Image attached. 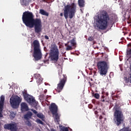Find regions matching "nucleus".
Returning <instances> with one entry per match:
<instances>
[{
    "instance_id": "obj_1",
    "label": "nucleus",
    "mask_w": 131,
    "mask_h": 131,
    "mask_svg": "<svg viewBox=\"0 0 131 131\" xmlns=\"http://www.w3.org/2000/svg\"><path fill=\"white\" fill-rule=\"evenodd\" d=\"M22 20L25 25L29 28H33L35 33H40L42 31V25L40 18L34 19L33 13L29 11H25L23 14Z\"/></svg>"
},
{
    "instance_id": "obj_2",
    "label": "nucleus",
    "mask_w": 131,
    "mask_h": 131,
    "mask_svg": "<svg viewBox=\"0 0 131 131\" xmlns=\"http://www.w3.org/2000/svg\"><path fill=\"white\" fill-rule=\"evenodd\" d=\"M113 18H110L109 14L105 10H102L97 15L96 26L101 30H105L108 27V23H112Z\"/></svg>"
},
{
    "instance_id": "obj_3",
    "label": "nucleus",
    "mask_w": 131,
    "mask_h": 131,
    "mask_svg": "<svg viewBox=\"0 0 131 131\" xmlns=\"http://www.w3.org/2000/svg\"><path fill=\"white\" fill-rule=\"evenodd\" d=\"M63 12V15L65 19H68V16L70 19H72L75 15V13H76V4L73 3L71 5L65 6ZM69 12L70 13L68 15Z\"/></svg>"
},
{
    "instance_id": "obj_4",
    "label": "nucleus",
    "mask_w": 131,
    "mask_h": 131,
    "mask_svg": "<svg viewBox=\"0 0 131 131\" xmlns=\"http://www.w3.org/2000/svg\"><path fill=\"white\" fill-rule=\"evenodd\" d=\"M59 54L58 46L56 44L52 45L49 53V58L51 61H53L54 63L58 62L59 60Z\"/></svg>"
},
{
    "instance_id": "obj_5",
    "label": "nucleus",
    "mask_w": 131,
    "mask_h": 131,
    "mask_svg": "<svg viewBox=\"0 0 131 131\" xmlns=\"http://www.w3.org/2000/svg\"><path fill=\"white\" fill-rule=\"evenodd\" d=\"M33 44L34 47V53L33 57H34L35 61H38V60H40L41 59V57H42L39 41L37 40H35L33 41Z\"/></svg>"
},
{
    "instance_id": "obj_6",
    "label": "nucleus",
    "mask_w": 131,
    "mask_h": 131,
    "mask_svg": "<svg viewBox=\"0 0 131 131\" xmlns=\"http://www.w3.org/2000/svg\"><path fill=\"white\" fill-rule=\"evenodd\" d=\"M97 68L99 72V74L101 76H106L108 70L109 69V66L106 61H99L97 63Z\"/></svg>"
},
{
    "instance_id": "obj_7",
    "label": "nucleus",
    "mask_w": 131,
    "mask_h": 131,
    "mask_svg": "<svg viewBox=\"0 0 131 131\" xmlns=\"http://www.w3.org/2000/svg\"><path fill=\"white\" fill-rule=\"evenodd\" d=\"M114 110H115V119L114 120L115 123H116L117 126H119L123 122V114H122L121 111L117 110L116 106L114 107Z\"/></svg>"
},
{
    "instance_id": "obj_8",
    "label": "nucleus",
    "mask_w": 131,
    "mask_h": 131,
    "mask_svg": "<svg viewBox=\"0 0 131 131\" xmlns=\"http://www.w3.org/2000/svg\"><path fill=\"white\" fill-rule=\"evenodd\" d=\"M24 100L33 106H37V101H35V99L33 96L28 94L27 90H25L22 92Z\"/></svg>"
},
{
    "instance_id": "obj_9",
    "label": "nucleus",
    "mask_w": 131,
    "mask_h": 131,
    "mask_svg": "<svg viewBox=\"0 0 131 131\" xmlns=\"http://www.w3.org/2000/svg\"><path fill=\"white\" fill-rule=\"evenodd\" d=\"M58 74L60 80L57 85V90H58L59 92H61L63 90L66 81H67V76L66 75H62V70L58 71Z\"/></svg>"
},
{
    "instance_id": "obj_10",
    "label": "nucleus",
    "mask_w": 131,
    "mask_h": 131,
    "mask_svg": "<svg viewBox=\"0 0 131 131\" xmlns=\"http://www.w3.org/2000/svg\"><path fill=\"white\" fill-rule=\"evenodd\" d=\"M21 102H22V99L17 95H16L14 97H11L10 99L11 106L14 109L18 108Z\"/></svg>"
},
{
    "instance_id": "obj_11",
    "label": "nucleus",
    "mask_w": 131,
    "mask_h": 131,
    "mask_svg": "<svg viewBox=\"0 0 131 131\" xmlns=\"http://www.w3.org/2000/svg\"><path fill=\"white\" fill-rule=\"evenodd\" d=\"M50 111H51L52 114L55 116V120L59 123L60 122V115L58 114V106L55 103L51 104L50 108Z\"/></svg>"
},
{
    "instance_id": "obj_12",
    "label": "nucleus",
    "mask_w": 131,
    "mask_h": 131,
    "mask_svg": "<svg viewBox=\"0 0 131 131\" xmlns=\"http://www.w3.org/2000/svg\"><path fill=\"white\" fill-rule=\"evenodd\" d=\"M65 47H67L66 48V51H72L73 50V48L72 47H74V46H76V42L75 41V38H73L72 40H70L68 43L64 44Z\"/></svg>"
},
{
    "instance_id": "obj_13",
    "label": "nucleus",
    "mask_w": 131,
    "mask_h": 131,
    "mask_svg": "<svg viewBox=\"0 0 131 131\" xmlns=\"http://www.w3.org/2000/svg\"><path fill=\"white\" fill-rule=\"evenodd\" d=\"M4 128L11 131H17L18 127L17 125L14 123L6 124L4 125Z\"/></svg>"
},
{
    "instance_id": "obj_14",
    "label": "nucleus",
    "mask_w": 131,
    "mask_h": 131,
    "mask_svg": "<svg viewBox=\"0 0 131 131\" xmlns=\"http://www.w3.org/2000/svg\"><path fill=\"white\" fill-rule=\"evenodd\" d=\"M5 105V96L2 95L0 97V117H3V110Z\"/></svg>"
},
{
    "instance_id": "obj_15",
    "label": "nucleus",
    "mask_w": 131,
    "mask_h": 131,
    "mask_svg": "<svg viewBox=\"0 0 131 131\" xmlns=\"http://www.w3.org/2000/svg\"><path fill=\"white\" fill-rule=\"evenodd\" d=\"M21 110L23 112H26V111H28L29 109L28 108V105L27 103L25 102H22L20 105Z\"/></svg>"
},
{
    "instance_id": "obj_16",
    "label": "nucleus",
    "mask_w": 131,
    "mask_h": 131,
    "mask_svg": "<svg viewBox=\"0 0 131 131\" xmlns=\"http://www.w3.org/2000/svg\"><path fill=\"white\" fill-rule=\"evenodd\" d=\"M31 116H32V113L31 112H28L24 115V118L26 120H29V119L31 118Z\"/></svg>"
},
{
    "instance_id": "obj_17",
    "label": "nucleus",
    "mask_w": 131,
    "mask_h": 131,
    "mask_svg": "<svg viewBox=\"0 0 131 131\" xmlns=\"http://www.w3.org/2000/svg\"><path fill=\"white\" fill-rule=\"evenodd\" d=\"M20 3L21 6L26 7L29 5V0H20Z\"/></svg>"
},
{
    "instance_id": "obj_18",
    "label": "nucleus",
    "mask_w": 131,
    "mask_h": 131,
    "mask_svg": "<svg viewBox=\"0 0 131 131\" xmlns=\"http://www.w3.org/2000/svg\"><path fill=\"white\" fill-rule=\"evenodd\" d=\"M39 13V14H41V15H43V16H47V17H49V13L45 11V10L43 9H40Z\"/></svg>"
},
{
    "instance_id": "obj_19",
    "label": "nucleus",
    "mask_w": 131,
    "mask_h": 131,
    "mask_svg": "<svg viewBox=\"0 0 131 131\" xmlns=\"http://www.w3.org/2000/svg\"><path fill=\"white\" fill-rule=\"evenodd\" d=\"M78 4L80 8L84 7V0H78Z\"/></svg>"
},
{
    "instance_id": "obj_20",
    "label": "nucleus",
    "mask_w": 131,
    "mask_h": 131,
    "mask_svg": "<svg viewBox=\"0 0 131 131\" xmlns=\"http://www.w3.org/2000/svg\"><path fill=\"white\" fill-rule=\"evenodd\" d=\"M124 80L125 81V83H131V78L130 76L127 78V77H124Z\"/></svg>"
},
{
    "instance_id": "obj_21",
    "label": "nucleus",
    "mask_w": 131,
    "mask_h": 131,
    "mask_svg": "<svg viewBox=\"0 0 131 131\" xmlns=\"http://www.w3.org/2000/svg\"><path fill=\"white\" fill-rule=\"evenodd\" d=\"M119 131H131V129L129 128V127H125L120 129Z\"/></svg>"
},
{
    "instance_id": "obj_22",
    "label": "nucleus",
    "mask_w": 131,
    "mask_h": 131,
    "mask_svg": "<svg viewBox=\"0 0 131 131\" xmlns=\"http://www.w3.org/2000/svg\"><path fill=\"white\" fill-rule=\"evenodd\" d=\"M43 79L42 78H40L39 79H37V83H38V85H39L41 82H42Z\"/></svg>"
},
{
    "instance_id": "obj_23",
    "label": "nucleus",
    "mask_w": 131,
    "mask_h": 131,
    "mask_svg": "<svg viewBox=\"0 0 131 131\" xmlns=\"http://www.w3.org/2000/svg\"><path fill=\"white\" fill-rule=\"evenodd\" d=\"M41 77V76L39 74H34V78L36 79H38Z\"/></svg>"
},
{
    "instance_id": "obj_24",
    "label": "nucleus",
    "mask_w": 131,
    "mask_h": 131,
    "mask_svg": "<svg viewBox=\"0 0 131 131\" xmlns=\"http://www.w3.org/2000/svg\"><path fill=\"white\" fill-rule=\"evenodd\" d=\"M127 57L128 58H130L131 57V49H129V50H127Z\"/></svg>"
},
{
    "instance_id": "obj_25",
    "label": "nucleus",
    "mask_w": 131,
    "mask_h": 131,
    "mask_svg": "<svg viewBox=\"0 0 131 131\" xmlns=\"http://www.w3.org/2000/svg\"><path fill=\"white\" fill-rule=\"evenodd\" d=\"M36 116L37 117H38V118H40L41 119L43 118V115H42L41 113L37 114Z\"/></svg>"
},
{
    "instance_id": "obj_26",
    "label": "nucleus",
    "mask_w": 131,
    "mask_h": 131,
    "mask_svg": "<svg viewBox=\"0 0 131 131\" xmlns=\"http://www.w3.org/2000/svg\"><path fill=\"white\" fill-rule=\"evenodd\" d=\"M36 122H37L38 123H40V124H43V122H42V121L40 120V119H37L36 120Z\"/></svg>"
},
{
    "instance_id": "obj_27",
    "label": "nucleus",
    "mask_w": 131,
    "mask_h": 131,
    "mask_svg": "<svg viewBox=\"0 0 131 131\" xmlns=\"http://www.w3.org/2000/svg\"><path fill=\"white\" fill-rule=\"evenodd\" d=\"M27 121L26 122V124L28 125V126H31V123L29 120H27Z\"/></svg>"
},
{
    "instance_id": "obj_28",
    "label": "nucleus",
    "mask_w": 131,
    "mask_h": 131,
    "mask_svg": "<svg viewBox=\"0 0 131 131\" xmlns=\"http://www.w3.org/2000/svg\"><path fill=\"white\" fill-rule=\"evenodd\" d=\"M94 97L96 98V99H99V98H100V95L98 93H95L94 94Z\"/></svg>"
},
{
    "instance_id": "obj_29",
    "label": "nucleus",
    "mask_w": 131,
    "mask_h": 131,
    "mask_svg": "<svg viewBox=\"0 0 131 131\" xmlns=\"http://www.w3.org/2000/svg\"><path fill=\"white\" fill-rule=\"evenodd\" d=\"M10 116L11 117H12V118H14V117L16 116V114H15L14 113V112H11L10 113Z\"/></svg>"
},
{
    "instance_id": "obj_30",
    "label": "nucleus",
    "mask_w": 131,
    "mask_h": 131,
    "mask_svg": "<svg viewBox=\"0 0 131 131\" xmlns=\"http://www.w3.org/2000/svg\"><path fill=\"white\" fill-rule=\"evenodd\" d=\"M101 102H105V96L104 95H102L101 99Z\"/></svg>"
},
{
    "instance_id": "obj_31",
    "label": "nucleus",
    "mask_w": 131,
    "mask_h": 131,
    "mask_svg": "<svg viewBox=\"0 0 131 131\" xmlns=\"http://www.w3.org/2000/svg\"><path fill=\"white\" fill-rule=\"evenodd\" d=\"M60 131H69V130H68V128H65L64 127H62V128H61Z\"/></svg>"
},
{
    "instance_id": "obj_32",
    "label": "nucleus",
    "mask_w": 131,
    "mask_h": 131,
    "mask_svg": "<svg viewBox=\"0 0 131 131\" xmlns=\"http://www.w3.org/2000/svg\"><path fill=\"white\" fill-rule=\"evenodd\" d=\"M88 40L89 41H93V40H94V38L92 36H90L88 37Z\"/></svg>"
},
{
    "instance_id": "obj_33",
    "label": "nucleus",
    "mask_w": 131,
    "mask_h": 131,
    "mask_svg": "<svg viewBox=\"0 0 131 131\" xmlns=\"http://www.w3.org/2000/svg\"><path fill=\"white\" fill-rule=\"evenodd\" d=\"M89 83L90 86H95V83H94V82H91V81H89Z\"/></svg>"
},
{
    "instance_id": "obj_34",
    "label": "nucleus",
    "mask_w": 131,
    "mask_h": 131,
    "mask_svg": "<svg viewBox=\"0 0 131 131\" xmlns=\"http://www.w3.org/2000/svg\"><path fill=\"white\" fill-rule=\"evenodd\" d=\"M31 111H32L33 113H34V114H37V111H36L35 110L32 109Z\"/></svg>"
},
{
    "instance_id": "obj_35",
    "label": "nucleus",
    "mask_w": 131,
    "mask_h": 131,
    "mask_svg": "<svg viewBox=\"0 0 131 131\" xmlns=\"http://www.w3.org/2000/svg\"><path fill=\"white\" fill-rule=\"evenodd\" d=\"M127 18L128 20H129V18H130V12H128V14L127 15Z\"/></svg>"
},
{
    "instance_id": "obj_36",
    "label": "nucleus",
    "mask_w": 131,
    "mask_h": 131,
    "mask_svg": "<svg viewBox=\"0 0 131 131\" xmlns=\"http://www.w3.org/2000/svg\"><path fill=\"white\" fill-rule=\"evenodd\" d=\"M40 3H47V4H49L48 0H41L40 1Z\"/></svg>"
},
{
    "instance_id": "obj_37",
    "label": "nucleus",
    "mask_w": 131,
    "mask_h": 131,
    "mask_svg": "<svg viewBox=\"0 0 131 131\" xmlns=\"http://www.w3.org/2000/svg\"><path fill=\"white\" fill-rule=\"evenodd\" d=\"M102 95H105V96H108V95H109V94H108V93H107V92L105 93V92H102Z\"/></svg>"
},
{
    "instance_id": "obj_38",
    "label": "nucleus",
    "mask_w": 131,
    "mask_h": 131,
    "mask_svg": "<svg viewBox=\"0 0 131 131\" xmlns=\"http://www.w3.org/2000/svg\"><path fill=\"white\" fill-rule=\"evenodd\" d=\"M88 107H89V108L90 109H92V108H93V105H92V104H89V105H88Z\"/></svg>"
},
{
    "instance_id": "obj_39",
    "label": "nucleus",
    "mask_w": 131,
    "mask_h": 131,
    "mask_svg": "<svg viewBox=\"0 0 131 131\" xmlns=\"http://www.w3.org/2000/svg\"><path fill=\"white\" fill-rule=\"evenodd\" d=\"M45 39H49V36H48V35H45Z\"/></svg>"
},
{
    "instance_id": "obj_40",
    "label": "nucleus",
    "mask_w": 131,
    "mask_h": 131,
    "mask_svg": "<svg viewBox=\"0 0 131 131\" xmlns=\"http://www.w3.org/2000/svg\"><path fill=\"white\" fill-rule=\"evenodd\" d=\"M48 53H46V54L45 55V59H46V58H47V57H48Z\"/></svg>"
},
{
    "instance_id": "obj_41",
    "label": "nucleus",
    "mask_w": 131,
    "mask_h": 131,
    "mask_svg": "<svg viewBox=\"0 0 131 131\" xmlns=\"http://www.w3.org/2000/svg\"><path fill=\"white\" fill-rule=\"evenodd\" d=\"M99 119H100V120H101V119H103V116H99Z\"/></svg>"
},
{
    "instance_id": "obj_42",
    "label": "nucleus",
    "mask_w": 131,
    "mask_h": 131,
    "mask_svg": "<svg viewBox=\"0 0 131 131\" xmlns=\"http://www.w3.org/2000/svg\"><path fill=\"white\" fill-rule=\"evenodd\" d=\"M44 63H47V62H49V60H43Z\"/></svg>"
},
{
    "instance_id": "obj_43",
    "label": "nucleus",
    "mask_w": 131,
    "mask_h": 131,
    "mask_svg": "<svg viewBox=\"0 0 131 131\" xmlns=\"http://www.w3.org/2000/svg\"><path fill=\"white\" fill-rule=\"evenodd\" d=\"M60 16L61 17H62V16H63V13H61L60 14Z\"/></svg>"
},
{
    "instance_id": "obj_44",
    "label": "nucleus",
    "mask_w": 131,
    "mask_h": 131,
    "mask_svg": "<svg viewBox=\"0 0 131 131\" xmlns=\"http://www.w3.org/2000/svg\"><path fill=\"white\" fill-rule=\"evenodd\" d=\"M127 39H128V40H129V39H130L129 38L127 37Z\"/></svg>"
},
{
    "instance_id": "obj_45",
    "label": "nucleus",
    "mask_w": 131,
    "mask_h": 131,
    "mask_svg": "<svg viewBox=\"0 0 131 131\" xmlns=\"http://www.w3.org/2000/svg\"><path fill=\"white\" fill-rule=\"evenodd\" d=\"M131 35V32H130V33L129 34V36H130Z\"/></svg>"
},
{
    "instance_id": "obj_46",
    "label": "nucleus",
    "mask_w": 131,
    "mask_h": 131,
    "mask_svg": "<svg viewBox=\"0 0 131 131\" xmlns=\"http://www.w3.org/2000/svg\"><path fill=\"white\" fill-rule=\"evenodd\" d=\"M90 80H91V81H93V78H91Z\"/></svg>"
},
{
    "instance_id": "obj_47",
    "label": "nucleus",
    "mask_w": 131,
    "mask_h": 131,
    "mask_svg": "<svg viewBox=\"0 0 131 131\" xmlns=\"http://www.w3.org/2000/svg\"><path fill=\"white\" fill-rule=\"evenodd\" d=\"M51 131H55V129H52Z\"/></svg>"
},
{
    "instance_id": "obj_48",
    "label": "nucleus",
    "mask_w": 131,
    "mask_h": 131,
    "mask_svg": "<svg viewBox=\"0 0 131 131\" xmlns=\"http://www.w3.org/2000/svg\"><path fill=\"white\" fill-rule=\"evenodd\" d=\"M48 98H49V97H46V100H48Z\"/></svg>"
},
{
    "instance_id": "obj_49",
    "label": "nucleus",
    "mask_w": 131,
    "mask_h": 131,
    "mask_svg": "<svg viewBox=\"0 0 131 131\" xmlns=\"http://www.w3.org/2000/svg\"><path fill=\"white\" fill-rule=\"evenodd\" d=\"M47 2H49V0H47Z\"/></svg>"
},
{
    "instance_id": "obj_50",
    "label": "nucleus",
    "mask_w": 131,
    "mask_h": 131,
    "mask_svg": "<svg viewBox=\"0 0 131 131\" xmlns=\"http://www.w3.org/2000/svg\"><path fill=\"white\" fill-rule=\"evenodd\" d=\"M39 131H40V130H39Z\"/></svg>"
},
{
    "instance_id": "obj_51",
    "label": "nucleus",
    "mask_w": 131,
    "mask_h": 131,
    "mask_svg": "<svg viewBox=\"0 0 131 131\" xmlns=\"http://www.w3.org/2000/svg\"><path fill=\"white\" fill-rule=\"evenodd\" d=\"M130 40H131V39H130Z\"/></svg>"
}]
</instances>
